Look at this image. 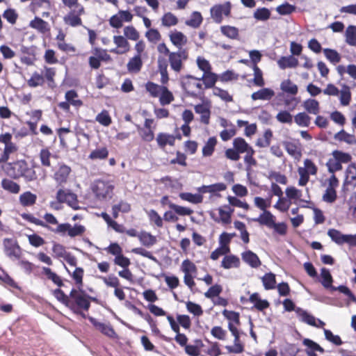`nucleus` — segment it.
<instances>
[{"label": "nucleus", "mask_w": 356, "mask_h": 356, "mask_svg": "<svg viewBox=\"0 0 356 356\" xmlns=\"http://www.w3.org/2000/svg\"><path fill=\"white\" fill-rule=\"evenodd\" d=\"M90 300H95L94 298L88 296L82 289H72L70 291V299L68 308L74 314L81 315L86 318L83 312H88L90 307Z\"/></svg>", "instance_id": "4"}, {"label": "nucleus", "mask_w": 356, "mask_h": 356, "mask_svg": "<svg viewBox=\"0 0 356 356\" xmlns=\"http://www.w3.org/2000/svg\"><path fill=\"white\" fill-rule=\"evenodd\" d=\"M12 138L13 135L10 133L6 132L0 134V143L5 145L0 156V163H6L10 158V155L17 151V146L12 142Z\"/></svg>", "instance_id": "12"}, {"label": "nucleus", "mask_w": 356, "mask_h": 356, "mask_svg": "<svg viewBox=\"0 0 356 356\" xmlns=\"http://www.w3.org/2000/svg\"><path fill=\"white\" fill-rule=\"evenodd\" d=\"M220 33L225 37L232 40H238L240 38L239 29L231 25H222L220 27Z\"/></svg>", "instance_id": "28"}, {"label": "nucleus", "mask_w": 356, "mask_h": 356, "mask_svg": "<svg viewBox=\"0 0 356 356\" xmlns=\"http://www.w3.org/2000/svg\"><path fill=\"white\" fill-rule=\"evenodd\" d=\"M131 209V204L126 201L120 200L118 204L112 206V215L117 218L119 213H129Z\"/></svg>", "instance_id": "43"}, {"label": "nucleus", "mask_w": 356, "mask_h": 356, "mask_svg": "<svg viewBox=\"0 0 356 356\" xmlns=\"http://www.w3.org/2000/svg\"><path fill=\"white\" fill-rule=\"evenodd\" d=\"M336 140L340 142H345L348 145H354L356 144V138L353 134H350L347 133L345 130L341 129L337 134H335L334 136Z\"/></svg>", "instance_id": "44"}, {"label": "nucleus", "mask_w": 356, "mask_h": 356, "mask_svg": "<svg viewBox=\"0 0 356 356\" xmlns=\"http://www.w3.org/2000/svg\"><path fill=\"white\" fill-rule=\"evenodd\" d=\"M22 218L35 225L42 227L56 234L67 235L71 238L82 236L86 232V227L80 224L72 226L70 223L59 224L57 218L51 213H46L43 216L44 221L35 218L31 213H23L20 214Z\"/></svg>", "instance_id": "1"}, {"label": "nucleus", "mask_w": 356, "mask_h": 356, "mask_svg": "<svg viewBox=\"0 0 356 356\" xmlns=\"http://www.w3.org/2000/svg\"><path fill=\"white\" fill-rule=\"evenodd\" d=\"M180 84L187 95L192 98H202L204 96V89L200 78L187 74L181 76Z\"/></svg>", "instance_id": "6"}, {"label": "nucleus", "mask_w": 356, "mask_h": 356, "mask_svg": "<svg viewBox=\"0 0 356 356\" xmlns=\"http://www.w3.org/2000/svg\"><path fill=\"white\" fill-rule=\"evenodd\" d=\"M275 216L269 211H263L257 218L254 219V221L259 222L261 225H266L269 228H272V225L275 222Z\"/></svg>", "instance_id": "39"}, {"label": "nucleus", "mask_w": 356, "mask_h": 356, "mask_svg": "<svg viewBox=\"0 0 356 356\" xmlns=\"http://www.w3.org/2000/svg\"><path fill=\"white\" fill-rule=\"evenodd\" d=\"M38 157L41 163V165L44 168H51L52 165L51 163V158L55 157L52 155L49 150V148L46 147L42 148L38 154Z\"/></svg>", "instance_id": "38"}, {"label": "nucleus", "mask_w": 356, "mask_h": 356, "mask_svg": "<svg viewBox=\"0 0 356 356\" xmlns=\"http://www.w3.org/2000/svg\"><path fill=\"white\" fill-rule=\"evenodd\" d=\"M218 74L212 72V70L204 72L202 77L200 78L203 84L204 90L206 89L216 88V82L218 81Z\"/></svg>", "instance_id": "22"}, {"label": "nucleus", "mask_w": 356, "mask_h": 356, "mask_svg": "<svg viewBox=\"0 0 356 356\" xmlns=\"http://www.w3.org/2000/svg\"><path fill=\"white\" fill-rule=\"evenodd\" d=\"M302 344L307 348L305 350L307 356H317L316 351L322 354L325 353V350L319 344L310 339H304Z\"/></svg>", "instance_id": "27"}, {"label": "nucleus", "mask_w": 356, "mask_h": 356, "mask_svg": "<svg viewBox=\"0 0 356 356\" xmlns=\"http://www.w3.org/2000/svg\"><path fill=\"white\" fill-rule=\"evenodd\" d=\"M85 13V9L82 10L80 9H72L63 17V21L65 24L72 27H76L82 25V19L81 16Z\"/></svg>", "instance_id": "19"}, {"label": "nucleus", "mask_w": 356, "mask_h": 356, "mask_svg": "<svg viewBox=\"0 0 356 356\" xmlns=\"http://www.w3.org/2000/svg\"><path fill=\"white\" fill-rule=\"evenodd\" d=\"M306 111L310 114L317 115L320 112L319 102L314 99H308L303 103Z\"/></svg>", "instance_id": "47"}, {"label": "nucleus", "mask_w": 356, "mask_h": 356, "mask_svg": "<svg viewBox=\"0 0 356 356\" xmlns=\"http://www.w3.org/2000/svg\"><path fill=\"white\" fill-rule=\"evenodd\" d=\"M188 58V51L186 49H179L172 51L168 56L170 68L176 73H179L184 68V63Z\"/></svg>", "instance_id": "9"}, {"label": "nucleus", "mask_w": 356, "mask_h": 356, "mask_svg": "<svg viewBox=\"0 0 356 356\" xmlns=\"http://www.w3.org/2000/svg\"><path fill=\"white\" fill-rule=\"evenodd\" d=\"M143 65V57L139 55H134L129 60L127 64V70L129 73L138 74L140 72Z\"/></svg>", "instance_id": "25"}, {"label": "nucleus", "mask_w": 356, "mask_h": 356, "mask_svg": "<svg viewBox=\"0 0 356 356\" xmlns=\"http://www.w3.org/2000/svg\"><path fill=\"white\" fill-rule=\"evenodd\" d=\"M240 265L239 258L234 254H226L221 261V267L225 269L238 268Z\"/></svg>", "instance_id": "34"}, {"label": "nucleus", "mask_w": 356, "mask_h": 356, "mask_svg": "<svg viewBox=\"0 0 356 356\" xmlns=\"http://www.w3.org/2000/svg\"><path fill=\"white\" fill-rule=\"evenodd\" d=\"M174 100L172 93L168 89L167 87L163 86L162 91L159 95V102L161 105H167L170 104Z\"/></svg>", "instance_id": "63"}, {"label": "nucleus", "mask_w": 356, "mask_h": 356, "mask_svg": "<svg viewBox=\"0 0 356 356\" xmlns=\"http://www.w3.org/2000/svg\"><path fill=\"white\" fill-rule=\"evenodd\" d=\"M232 8V5L230 1L215 4L210 9L211 19L216 24H220L223 21V15L226 17H231Z\"/></svg>", "instance_id": "10"}, {"label": "nucleus", "mask_w": 356, "mask_h": 356, "mask_svg": "<svg viewBox=\"0 0 356 356\" xmlns=\"http://www.w3.org/2000/svg\"><path fill=\"white\" fill-rule=\"evenodd\" d=\"M294 122L299 127H307L311 122V117L305 112H300L294 116Z\"/></svg>", "instance_id": "55"}, {"label": "nucleus", "mask_w": 356, "mask_h": 356, "mask_svg": "<svg viewBox=\"0 0 356 356\" xmlns=\"http://www.w3.org/2000/svg\"><path fill=\"white\" fill-rule=\"evenodd\" d=\"M223 316L228 320V329L234 337V345L226 346L225 349L229 353L240 354L245 350V346L241 341V332L238 327L241 325L240 314L235 311L224 309Z\"/></svg>", "instance_id": "3"}, {"label": "nucleus", "mask_w": 356, "mask_h": 356, "mask_svg": "<svg viewBox=\"0 0 356 356\" xmlns=\"http://www.w3.org/2000/svg\"><path fill=\"white\" fill-rule=\"evenodd\" d=\"M1 186L4 191L11 194H18L21 189L20 185L11 178H3L1 180Z\"/></svg>", "instance_id": "30"}, {"label": "nucleus", "mask_w": 356, "mask_h": 356, "mask_svg": "<svg viewBox=\"0 0 356 356\" xmlns=\"http://www.w3.org/2000/svg\"><path fill=\"white\" fill-rule=\"evenodd\" d=\"M114 189L115 186L111 181L102 179L95 180L91 186L92 193L99 201L111 200L114 195Z\"/></svg>", "instance_id": "7"}, {"label": "nucleus", "mask_w": 356, "mask_h": 356, "mask_svg": "<svg viewBox=\"0 0 356 356\" xmlns=\"http://www.w3.org/2000/svg\"><path fill=\"white\" fill-rule=\"evenodd\" d=\"M177 17L170 12L165 13L161 18V24L163 26L170 27L178 24Z\"/></svg>", "instance_id": "62"}, {"label": "nucleus", "mask_w": 356, "mask_h": 356, "mask_svg": "<svg viewBox=\"0 0 356 356\" xmlns=\"http://www.w3.org/2000/svg\"><path fill=\"white\" fill-rule=\"evenodd\" d=\"M213 95L219 97L222 101L229 103L234 101L233 96L229 92L219 87L213 88Z\"/></svg>", "instance_id": "54"}, {"label": "nucleus", "mask_w": 356, "mask_h": 356, "mask_svg": "<svg viewBox=\"0 0 356 356\" xmlns=\"http://www.w3.org/2000/svg\"><path fill=\"white\" fill-rule=\"evenodd\" d=\"M277 65L282 70L286 68H294L298 65V60L292 55L288 56H281L277 60Z\"/></svg>", "instance_id": "33"}, {"label": "nucleus", "mask_w": 356, "mask_h": 356, "mask_svg": "<svg viewBox=\"0 0 356 356\" xmlns=\"http://www.w3.org/2000/svg\"><path fill=\"white\" fill-rule=\"evenodd\" d=\"M138 238L140 243L146 247L152 246L157 241L156 236H153L150 233L145 232H141L138 236Z\"/></svg>", "instance_id": "57"}, {"label": "nucleus", "mask_w": 356, "mask_h": 356, "mask_svg": "<svg viewBox=\"0 0 356 356\" xmlns=\"http://www.w3.org/2000/svg\"><path fill=\"white\" fill-rule=\"evenodd\" d=\"M65 97L70 105H72L76 108H79L83 105V102L78 98V93L74 90L67 91L65 92Z\"/></svg>", "instance_id": "48"}, {"label": "nucleus", "mask_w": 356, "mask_h": 356, "mask_svg": "<svg viewBox=\"0 0 356 356\" xmlns=\"http://www.w3.org/2000/svg\"><path fill=\"white\" fill-rule=\"evenodd\" d=\"M227 188V186L224 183H216L208 186H202L198 188V191L201 193H210L216 194L218 192L224 191Z\"/></svg>", "instance_id": "41"}, {"label": "nucleus", "mask_w": 356, "mask_h": 356, "mask_svg": "<svg viewBox=\"0 0 356 356\" xmlns=\"http://www.w3.org/2000/svg\"><path fill=\"white\" fill-rule=\"evenodd\" d=\"M156 141L158 147L164 149L167 145L175 146L173 134L165 132H159L156 137Z\"/></svg>", "instance_id": "24"}, {"label": "nucleus", "mask_w": 356, "mask_h": 356, "mask_svg": "<svg viewBox=\"0 0 356 356\" xmlns=\"http://www.w3.org/2000/svg\"><path fill=\"white\" fill-rule=\"evenodd\" d=\"M154 119L146 118L143 127L137 126V130L141 139L145 142H151L154 139Z\"/></svg>", "instance_id": "14"}, {"label": "nucleus", "mask_w": 356, "mask_h": 356, "mask_svg": "<svg viewBox=\"0 0 356 356\" xmlns=\"http://www.w3.org/2000/svg\"><path fill=\"white\" fill-rule=\"evenodd\" d=\"M90 321L93 326L99 330L102 334L111 338L115 339L118 335L114 330L113 326L110 323H104L97 321L93 318H90Z\"/></svg>", "instance_id": "21"}, {"label": "nucleus", "mask_w": 356, "mask_h": 356, "mask_svg": "<svg viewBox=\"0 0 356 356\" xmlns=\"http://www.w3.org/2000/svg\"><path fill=\"white\" fill-rule=\"evenodd\" d=\"M4 252L10 259H19L22 256V249L17 241L13 238H4L3 241Z\"/></svg>", "instance_id": "15"}, {"label": "nucleus", "mask_w": 356, "mask_h": 356, "mask_svg": "<svg viewBox=\"0 0 356 356\" xmlns=\"http://www.w3.org/2000/svg\"><path fill=\"white\" fill-rule=\"evenodd\" d=\"M42 274L46 276V278L52 281L58 287L63 286V282L60 276L56 273L53 272L50 268L42 267Z\"/></svg>", "instance_id": "46"}, {"label": "nucleus", "mask_w": 356, "mask_h": 356, "mask_svg": "<svg viewBox=\"0 0 356 356\" xmlns=\"http://www.w3.org/2000/svg\"><path fill=\"white\" fill-rule=\"evenodd\" d=\"M275 95V92L269 88H263L251 95L252 100H270Z\"/></svg>", "instance_id": "31"}, {"label": "nucleus", "mask_w": 356, "mask_h": 356, "mask_svg": "<svg viewBox=\"0 0 356 356\" xmlns=\"http://www.w3.org/2000/svg\"><path fill=\"white\" fill-rule=\"evenodd\" d=\"M242 259L252 268H258L261 263L259 257L252 251L247 250L241 254Z\"/></svg>", "instance_id": "29"}, {"label": "nucleus", "mask_w": 356, "mask_h": 356, "mask_svg": "<svg viewBox=\"0 0 356 356\" xmlns=\"http://www.w3.org/2000/svg\"><path fill=\"white\" fill-rule=\"evenodd\" d=\"M194 110L196 113L200 115V122L204 124H209L210 122L211 110L210 105L199 104L195 106Z\"/></svg>", "instance_id": "23"}, {"label": "nucleus", "mask_w": 356, "mask_h": 356, "mask_svg": "<svg viewBox=\"0 0 356 356\" xmlns=\"http://www.w3.org/2000/svg\"><path fill=\"white\" fill-rule=\"evenodd\" d=\"M220 221L225 225L232 222V216L234 209L228 204H225L218 208Z\"/></svg>", "instance_id": "26"}, {"label": "nucleus", "mask_w": 356, "mask_h": 356, "mask_svg": "<svg viewBox=\"0 0 356 356\" xmlns=\"http://www.w3.org/2000/svg\"><path fill=\"white\" fill-rule=\"evenodd\" d=\"M217 144V139L216 137H210L204 147H202V155L203 156H211L214 151Z\"/></svg>", "instance_id": "49"}, {"label": "nucleus", "mask_w": 356, "mask_h": 356, "mask_svg": "<svg viewBox=\"0 0 356 356\" xmlns=\"http://www.w3.org/2000/svg\"><path fill=\"white\" fill-rule=\"evenodd\" d=\"M203 22V17L200 12L194 11L192 13L189 19L186 20L185 24L194 29L200 27Z\"/></svg>", "instance_id": "51"}, {"label": "nucleus", "mask_w": 356, "mask_h": 356, "mask_svg": "<svg viewBox=\"0 0 356 356\" xmlns=\"http://www.w3.org/2000/svg\"><path fill=\"white\" fill-rule=\"evenodd\" d=\"M6 174L13 179L22 178L26 183L38 180V177L34 165H30L24 159L8 163L5 168Z\"/></svg>", "instance_id": "2"}, {"label": "nucleus", "mask_w": 356, "mask_h": 356, "mask_svg": "<svg viewBox=\"0 0 356 356\" xmlns=\"http://www.w3.org/2000/svg\"><path fill=\"white\" fill-rule=\"evenodd\" d=\"M113 40L115 47L110 49L111 53L122 55L130 51V44L124 36L114 35Z\"/></svg>", "instance_id": "18"}, {"label": "nucleus", "mask_w": 356, "mask_h": 356, "mask_svg": "<svg viewBox=\"0 0 356 356\" xmlns=\"http://www.w3.org/2000/svg\"><path fill=\"white\" fill-rule=\"evenodd\" d=\"M249 301L254 304V307L258 311H264L270 307L269 302L266 300L261 299L258 293H254L250 295Z\"/></svg>", "instance_id": "32"}, {"label": "nucleus", "mask_w": 356, "mask_h": 356, "mask_svg": "<svg viewBox=\"0 0 356 356\" xmlns=\"http://www.w3.org/2000/svg\"><path fill=\"white\" fill-rule=\"evenodd\" d=\"M60 187L56 194L57 202L61 204L65 203L74 210L78 209L79 206L77 195L70 189Z\"/></svg>", "instance_id": "11"}, {"label": "nucleus", "mask_w": 356, "mask_h": 356, "mask_svg": "<svg viewBox=\"0 0 356 356\" xmlns=\"http://www.w3.org/2000/svg\"><path fill=\"white\" fill-rule=\"evenodd\" d=\"M167 320L170 323V327L176 333L175 337V341L182 348H184L188 341V339L185 334L180 333V327L177 323L174 318L168 315L167 316Z\"/></svg>", "instance_id": "20"}, {"label": "nucleus", "mask_w": 356, "mask_h": 356, "mask_svg": "<svg viewBox=\"0 0 356 356\" xmlns=\"http://www.w3.org/2000/svg\"><path fill=\"white\" fill-rule=\"evenodd\" d=\"M56 70L53 67L44 66L41 72L35 71L31 78L27 81V85L31 88L43 86L45 83L48 88L54 89L56 87L55 76Z\"/></svg>", "instance_id": "5"}, {"label": "nucleus", "mask_w": 356, "mask_h": 356, "mask_svg": "<svg viewBox=\"0 0 356 356\" xmlns=\"http://www.w3.org/2000/svg\"><path fill=\"white\" fill-rule=\"evenodd\" d=\"M171 42L177 48L182 49L181 47L187 43L186 36L181 32L175 31L171 32L169 35Z\"/></svg>", "instance_id": "36"}, {"label": "nucleus", "mask_w": 356, "mask_h": 356, "mask_svg": "<svg viewBox=\"0 0 356 356\" xmlns=\"http://www.w3.org/2000/svg\"><path fill=\"white\" fill-rule=\"evenodd\" d=\"M72 278L74 281V283L78 289H81L83 287V278L84 275V270L81 267H76L75 270L72 274H70Z\"/></svg>", "instance_id": "52"}, {"label": "nucleus", "mask_w": 356, "mask_h": 356, "mask_svg": "<svg viewBox=\"0 0 356 356\" xmlns=\"http://www.w3.org/2000/svg\"><path fill=\"white\" fill-rule=\"evenodd\" d=\"M19 200L22 207H31L35 204L37 195L31 191H26L19 195Z\"/></svg>", "instance_id": "40"}, {"label": "nucleus", "mask_w": 356, "mask_h": 356, "mask_svg": "<svg viewBox=\"0 0 356 356\" xmlns=\"http://www.w3.org/2000/svg\"><path fill=\"white\" fill-rule=\"evenodd\" d=\"M179 197L193 204H200L203 201V197L200 194H193L191 193H181Z\"/></svg>", "instance_id": "59"}, {"label": "nucleus", "mask_w": 356, "mask_h": 356, "mask_svg": "<svg viewBox=\"0 0 356 356\" xmlns=\"http://www.w3.org/2000/svg\"><path fill=\"white\" fill-rule=\"evenodd\" d=\"M54 257L56 258H63L71 266L76 267L77 265L76 257L70 252L66 251L64 245L55 243L52 246Z\"/></svg>", "instance_id": "13"}, {"label": "nucleus", "mask_w": 356, "mask_h": 356, "mask_svg": "<svg viewBox=\"0 0 356 356\" xmlns=\"http://www.w3.org/2000/svg\"><path fill=\"white\" fill-rule=\"evenodd\" d=\"M296 313L298 316L300 318V321L309 325H316V318L309 314L307 311L303 310L300 307H298L296 309Z\"/></svg>", "instance_id": "45"}, {"label": "nucleus", "mask_w": 356, "mask_h": 356, "mask_svg": "<svg viewBox=\"0 0 356 356\" xmlns=\"http://www.w3.org/2000/svg\"><path fill=\"white\" fill-rule=\"evenodd\" d=\"M234 227L239 230L241 232V238L243 242L245 244L250 242V234L246 229V226L244 222L236 220L234 222Z\"/></svg>", "instance_id": "56"}, {"label": "nucleus", "mask_w": 356, "mask_h": 356, "mask_svg": "<svg viewBox=\"0 0 356 356\" xmlns=\"http://www.w3.org/2000/svg\"><path fill=\"white\" fill-rule=\"evenodd\" d=\"M29 26L43 34L50 30L49 24L39 17H35V18L30 22Z\"/></svg>", "instance_id": "37"}, {"label": "nucleus", "mask_w": 356, "mask_h": 356, "mask_svg": "<svg viewBox=\"0 0 356 356\" xmlns=\"http://www.w3.org/2000/svg\"><path fill=\"white\" fill-rule=\"evenodd\" d=\"M339 99L342 106H348L351 101V92L349 86L343 85L341 91H339Z\"/></svg>", "instance_id": "58"}, {"label": "nucleus", "mask_w": 356, "mask_h": 356, "mask_svg": "<svg viewBox=\"0 0 356 356\" xmlns=\"http://www.w3.org/2000/svg\"><path fill=\"white\" fill-rule=\"evenodd\" d=\"M71 172L72 168L61 163L58 164V168L54 172L52 177L58 186H63L67 182Z\"/></svg>", "instance_id": "16"}, {"label": "nucleus", "mask_w": 356, "mask_h": 356, "mask_svg": "<svg viewBox=\"0 0 356 356\" xmlns=\"http://www.w3.org/2000/svg\"><path fill=\"white\" fill-rule=\"evenodd\" d=\"M233 147L241 154L247 153L253 148L241 137L235 138L233 140Z\"/></svg>", "instance_id": "42"}, {"label": "nucleus", "mask_w": 356, "mask_h": 356, "mask_svg": "<svg viewBox=\"0 0 356 356\" xmlns=\"http://www.w3.org/2000/svg\"><path fill=\"white\" fill-rule=\"evenodd\" d=\"M261 281L266 290L273 289L276 286L275 275L273 273H267L262 277Z\"/></svg>", "instance_id": "50"}, {"label": "nucleus", "mask_w": 356, "mask_h": 356, "mask_svg": "<svg viewBox=\"0 0 356 356\" xmlns=\"http://www.w3.org/2000/svg\"><path fill=\"white\" fill-rule=\"evenodd\" d=\"M280 90L292 96H296L298 92V87L291 79H287L283 80L280 83Z\"/></svg>", "instance_id": "35"}, {"label": "nucleus", "mask_w": 356, "mask_h": 356, "mask_svg": "<svg viewBox=\"0 0 356 356\" xmlns=\"http://www.w3.org/2000/svg\"><path fill=\"white\" fill-rule=\"evenodd\" d=\"M282 145L286 152L295 160L300 161L302 156V145L298 140H285Z\"/></svg>", "instance_id": "17"}, {"label": "nucleus", "mask_w": 356, "mask_h": 356, "mask_svg": "<svg viewBox=\"0 0 356 356\" xmlns=\"http://www.w3.org/2000/svg\"><path fill=\"white\" fill-rule=\"evenodd\" d=\"M352 161V156L348 152L341 150H334L331 154V157L326 163L327 170L331 173L342 170L343 164H348Z\"/></svg>", "instance_id": "8"}, {"label": "nucleus", "mask_w": 356, "mask_h": 356, "mask_svg": "<svg viewBox=\"0 0 356 356\" xmlns=\"http://www.w3.org/2000/svg\"><path fill=\"white\" fill-rule=\"evenodd\" d=\"M346 42L350 46H356V26L350 25L345 33Z\"/></svg>", "instance_id": "60"}, {"label": "nucleus", "mask_w": 356, "mask_h": 356, "mask_svg": "<svg viewBox=\"0 0 356 356\" xmlns=\"http://www.w3.org/2000/svg\"><path fill=\"white\" fill-rule=\"evenodd\" d=\"M158 69L161 74V83L162 84L168 83L169 81L168 72V63L165 60L159 59L158 61Z\"/></svg>", "instance_id": "53"}, {"label": "nucleus", "mask_w": 356, "mask_h": 356, "mask_svg": "<svg viewBox=\"0 0 356 356\" xmlns=\"http://www.w3.org/2000/svg\"><path fill=\"white\" fill-rule=\"evenodd\" d=\"M321 275L322 277L321 284L325 289H331L332 288V277L329 271L325 268H323L321 270Z\"/></svg>", "instance_id": "61"}, {"label": "nucleus", "mask_w": 356, "mask_h": 356, "mask_svg": "<svg viewBox=\"0 0 356 356\" xmlns=\"http://www.w3.org/2000/svg\"><path fill=\"white\" fill-rule=\"evenodd\" d=\"M163 86H159L154 82L148 81L145 84L146 90L152 97H157L162 91Z\"/></svg>", "instance_id": "64"}]
</instances>
